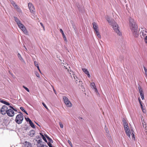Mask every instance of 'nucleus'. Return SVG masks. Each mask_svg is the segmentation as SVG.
<instances>
[{
	"label": "nucleus",
	"instance_id": "nucleus-1",
	"mask_svg": "<svg viewBox=\"0 0 147 147\" xmlns=\"http://www.w3.org/2000/svg\"><path fill=\"white\" fill-rule=\"evenodd\" d=\"M129 25L131 29L133 32V34L135 37H137L138 36V27L134 20L130 18L129 19Z\"/></svg>",
	"mask_w": 147,
	"mask_h": 147
},
{
	"label": "nucleus",
	"instance_id": "nucleus-2",
	"mask_svg": "<svg viewBox=\"0 0 147 147\" xmlns=\"http://www.w3.org/2000/svg\"><path fill=\"white\" fill-rule=\"evenodd\" d=\"M14 19L19 28L26 35H28V32L25 26L22 24L20 21L16 17H14Z\"/></svg>",
	"mask_w": 147,
	"mask_h": 147
},
{
	"label": "nucleus",
	"instance_id": "nucleus-3",
	"mask_svg": "<svg viewBox=\"0 0 147 147\" xmlns=\"http://www.w3.org/2000/svg\"><path fill=\"white\" fill-rule=\"evenodd\" d=\"M123 126L127 136L129 137H130L131 132V136L132 138H135L134 136V133L133 131V130L131 129V132L130 131L128 125H124Z\"/></svg>",
	"mask_w": 147,
	"mask_h": 147
},
{
	"label": "nucleus",
	"instance_id": "nucleus-4",
	"mask_svg": "<svg viewBox=\"0 0 147 147\" xmlns=\"http://www.w3.org/2000/svg\"><path fill=\"white\" fill-rule=\"evenodd\" d=\"M111 25L113 26V28L114 31L118 35L120 36H121V33L119 31L118 29L119 26L117 23L115 22H114Z\"/></svg>",
	"mask_w": 147,
	"mask_h": 147
},
{
	"label": "nucleus",
	"instance_id": "nucleus-5",
	"mask_svg": "<svg viewBox=\"0 0 147 147\" xmlns=\"http://www.w3.org/2000/svg\"><path fill=\"white\" fill-rule=\"evenodd\" d=\"M23 120V117L22 114L21 113L16 116L15 121L17 123L20 124L22 123Z\"/></svg>",
	"mask_w": 147,
	"mask_h": 147
},
{
	"label": "nucleus",
	"instance_id": "nucleus-6",
	"mask_svg": "<svg viewBox=\"0 0 147 147\" xmlns=\"http://www.w3.org/2000/svg\"><path fill=\"white\" fill-rule=\"evenodd\" d=\"M63 99L65 103L67 106L69 107H71L72 104L67 98L65 96H64L63 97Z\"/></svg>",
	"mask_w": 147,
	"mask_h": 147
},
{
	"label": "nucleus",
	"instance_id": "nucleus-7",
	"mask_svg": "<svg viewBox=\"0 0 147 147\" xmlns=\"http://www.w3.org/2000/svg\"><path fill=\"white\" fill-rule=\"evenodd\" d=\"M28 6L30 12L34 14L35 12V9L32 4L31 3H29L28 4Z\"/></svg>",
	"mask_w": 147,
	"mask_h": 147
},
{
	"label": "nucleus",
	"instance_id": "nucleus-8",
	"mask_svg": "<svg viewBox=\"0 0 147 147\" xmlns=\"http://www.w3.org/2000/svg\"><path fill=\"white\" fill-rule=\"evenodd\" d=\"M8 109L7 107L5 105H3L1 108L0 111L1 113L3 115H5L7 113V111Z\"/></svg>",
	"mask_w": 147,
	"mask_h": 147
},
{
	"label": "nucleus",
	"instance_id": "nucleus-9",
	"mask_svg": "<svg viewBox=\"0 0 147 147\" xmlns=\"http://www.w3.org/2000/svg\"><path fill=\"white\" fill-rule=\"evenodd\" d=\"M6 112L7 115L10 117H13L14 115V111L12 109H8Z\"/></svg>",
	"mask_w": 147,
	"mask_h": 147
},
{
	"label": "nucleus",
	"instance_id": "nucleus-10",
	"mask_svg": "<svg viewBox=\"0 0 147 147\" xmlns=\"http://www.w3.org/2000/svg\"><path fill=\"white\" fill-rule=\"evenodd\" d=\"M106 19L108 23L111 25L114 22H115L114 20L113 19H112L110 18L108 16H107L106 17Z\"/></svg>",
	"mask_w": 147,
	"mask_h": 147
},
{
	"label": "nucleus",
	"instance_id": "nucleus-11",
	"mask_svg": "<svg viewBox=\"0 0 147 147\" xmlns=\"http://www.w3.org/2000/svg\"><path fill=\"white\" fill-rule=\"evenodd\" d=\"M21 143L24 145L25 147H32V144L29 142L25 141L24 143L22 142Z\"/></svg>",
	"mask_w": 147,
	"mask_h": 147
},
{
	"label": "nucleus",
	"instance_id": "nucleus-12",
	"mask_svg": "<svg viewBox=\"0 0 147 147\" xmlns=\"http://www.w3.org/2000/svg\"><path fill=\"white\" fill-rule=\"evenodd\" d=\"M93 28L95 31L98 30V26L97 24L94 22L92 23Z\"/></svg>",
	"mask_w": 147,
	"mask_h": 147
},
{
	"label": "nucleus",
	"instance_id": "nucleus-13",
	"mask_svg": "<svg viewBox=\"0 0 147 147\" xmlns=\"http://www.w3.org/2000/svg\"><path fill=\"white\" fill-rule=\"evenodd\" d=\"M35 140L36 142V144L37 147L43 143L41 138L38 140Z\"/></svg>",
	"mask_w": 147,
	"mask_h": 147
},
{
	"label": "nucleus",
	"instance_id": "nucleus-14",
	"mask_svg": "<svg viewBox=\"0 0 147 147\" xmlns=\"http://www.w3.org/2000/svg\"><path fill=\"white\" fill-rule=\"evenodd\" d=\"M82 69L83 71L87 75L88 77L90 78V76L89 73L87 69L85 68H82Z\"/></svg>",
	"mask_w": 147,
	"mask_h": 147
},
{
	"label": "nucleus",
	"instance_id": "nucleus-15",
	"mask_svg": "<svg viewBox=\"0 0 147 147\" xmlns=\"http://www.w3.org/2000/svg\"><path fill=\"white\" fill-rule=\"evenodd\" d=\"M69 74H71V76L72 78L73 77L75 80H76V78L77 79V77L75 74L74 72L72 71L70 69V72L69 73Z\"/></svg>",
	"mask_w": 147,
	"mask_h": 147
},
{
	"label": "nucleus",
	"instance_id": "nucleus-16",
	"mask_svg": "<svg viewBox=\"0 0 147 147\" xmlns=\"http://www.w3.org/2000/svg\"><path fill=\"white\" fill-rule=\"evenodd\" d=\"M0 102L7 105H10V104L9 103L3 100L1 98H0Z\"/></svg>",
	"mask_w": 147,
	"mask_h": 147
},
{
	"label": "nucleus",
	"instance_id": "nucleus-17",
	"mask_svg": "<svg viewBox=\"0 0 147 147\" xmlns=\"http://www.w3.org/2000/svg\"><path fill=\"white\" fill-rule=\"evenodd\" d=\"M35 134V132L34 130H32L29 132V135L31 137H33Z\"/></svg>",
	"mask_w": 147,
	"mask_h": 147
},
{
	"label": "nucleus",
	"instance_id": "nucleus-18",
	"mask_svg": "<svg viewBox=\"0 0 147 147\" xmlns=\"http://www.w3.org/2000/svg\"><path fill=\"white\" fill-rule=\"evenodd\" d=\"M90 86L92 87L95 90V91L96 92L97 91V89L96 88V87L95 86V84L94 82H92L90 84Z\"/></svg>",
	"mask_w": 147,
	"mask_h": 147
},
{
	"label": "nucleus",
	"instance_id": "nucleus-19",
	"mask_svg": "<svg viewBox=\"0 0 147 147\" xmlns=\"http://www.w3.org/2000/svg\"><path fill=\"white\" fill-rule=\"evenodd\" d=\"M96 33L98 38H101V36L99 32L98 31V30L95 31Z\"/></svg>",
	"mask_w": 147,
	"mask_h": 147
},
{
	"label": "nucleus",
	"instance_id": "nucleus-20",
	"mask_svg": "<svg viewBox=\"0 0 147 147\" xmlns=\"http://www.w3.org/2000/svg\"><path fill=\"white\" fill-rule=\"evenodd\" d=\"M43 140L46 142L47 143V144L49 146V147H53V146H52L51 143L50 142H48L47 140H46V138H42Z\"/></svg>",
	"mask_w": 147,
	"mask_h": 147
},
{
	"label": "nucleus",
	"instance_id": "nucleus-21",
	"mask_svg": "<svg viewBox=\"0 0 147 147\" xmlns=\"http://www.w3.org/2000/svg\"><path fill=\"white\" fill-rule=\"evenodd\" d=\"M141 121L142 124L143 125H146V123H145V121L144 120V119H143L142 117V118H141Z\"/></svg>",
	"mask_w": 147,
	"mask_h": 147
},
{
	"label": "nucleus",
	"instance_id": "nucleus-22",
	"mask_svg": "<svg viewBox=\"0 0 147 147\" xmlns=\"http://www.w3.org/2000/svg\"><path fill=\"white\" fill-rule=\"evenodd\" d=\"M138 88L139 89V92L140 94V93H143V90L140 85H139V86H138Z\"/></svg>",
	"mask_w": 147,
	"mask_h": 147
},
{
	"label": "nucleus",
	"instance_id": "nucleus-23",
	"mask_svg": "<svg viewBox=\"0 0 147 147\" xmlns=\"http://www.w3.org/2000/svg\"><path fill=\"white\" fill-rule=\"evenodd\" d=\"M29 124L33 128H35V125L33 123L32 121L29 123Z\"/></svg>",
	"mask_w": 147,
	"mask_h": 147
},
{
	"label": "nucleus",
	"instance_id": "nucleus-24",
	"mask_svg": "<svg viewBox=\"0 0 147 147\" xmlns=\"http://www.w3.org/2000/svg\"><path fill=\"white\" fill-rule=\"evenodd\" d=\"M123 126L128 125L126 120L124 119H123Z\"/></svg>",
	"mask_w": 147,
	"mask_h": 147
},
{
	"label": "nucleus",
	"instance_id": "nucleus-25",
	"mask_svg": "<svg viewBox=\"0 0 147 147\" xmlns=\"http://www.w3.org/2000/svg\"><path fill=\"white\" fill-rule=\"evenodd\" d=\"M11 3L14 7L17 5L15 2L12 0L11 1Z\"/></svg>",
	"mask_w": 147,
	"mask_h": 147
},
{
	"label": "nucleus",
	"instance_id": "nucleus-26",
	"mask_svg": "<svg viewBox=\"0 0 147 147\" xmlns=\"http://www.w3.org/2000/svg\"><path fill=\"white\" fill-rule=\"evenodd\" d=\"M18 56L20 60H23V58H22L21 55H20V53H18Z\"/></svg>",
	"mask_w": 147,
	"mask_h": 147
},
{
	"label": "nucleus",
	"instance_id": "nucleus-27",
	"mask_svg": "<svg viewBox=\"0 0 147 147\" xmlns=\"http://www.w3.org/2000/svg\"><path fill=\"white\" fill-rule=\"evenodd\" d=\"M60 31L61 32L62 34L63 37H64L65 35L62 30L61 29H60Z\"/></svg>",
	"mask_w": 147,
	"mask_h": 147
},
{
	"label": "nucleus",
	"instance_id": "nucleus-28",
	"mask_svg": "<svg viewBox=\"0 0 147 147\" xmlns=\"http://www.w3.org/2000/svg\"><path fill=\"white\" fill-rule=\"evenodd\" d=\"M140 95L142 100H143L144 98V93H140Z\"/></svg>",
	"mask_w": 147,
	"mask_h": 147
},
{
	"label": "nucleus",
	"instance_id": "nucleus-29",
	"mask_svg": "<svg viewBox=\"0 0 147 147\" xmlns=\"http://www.w3.org/2000/svg\"><path fill=\"white\" fill-rule=\"evenodd\" d=\"M144 70L145 73L146 75L147 76V69L145 67H144Z\"/></svg>",
	"mask_w": 147,
	"mask_h": 147
},
{
	"label": "nucleus",
	"instance_id": "nucleus-30",
	"mask_svg": "<svg viewBox=\"0 0 147 147\" xmlns=\"http://www.w3.org/2000/svg\"><path fill=\"white\" fill-rule=\"evenodd\" d=\"M141 32L142 33V35L143 36H145L146 35V34L145 33H144V30H142Z\"/></svg>",
	"mask_w": 147,
	"mask_h": 147
},
{
	"label": "nucleus",
	"instance_id": "nucleus-31",
	"mask_svg": "<svg viewBox=\"0 0 147 147\" xmlns=\"http://www.w3.org/2000/svg\"><path fill=\"white\" fill-rule=\"evenodd\" d=\"M67 66H68V67H65V68L66 69H67L68 72H69H69H70V69H69V68H70V67L69 66H68V65H67Z\"/></svg>",
	"mask_w": 147,
	"mask_h": 147
},
{
	"label": "nucleus",
	"instance_id": "nucleus-32",
	"mask_svg": "<svg viewBox=\"0 0 147 147\" xmlns=\"http://www.w3.org/2000/svg\"><path fill=\"white\" fill-rule=\"evenodd\" d=\"M67 66H68V67H65V68L66 69H67L68 72H69H69H70V69H69V68H70V67L69 66H68V65H67Z\"/></svg>",
	"mask_w": 147,
	"mask_h": 147
},
{
	"label": "nucleus",
	"instance_id": "nucleus-33",
	"mask_svg": "<svg viewBox=\"0 0 147 147\" xmlns=\"http://www.w3.org/2000/svg\"><path fill=\"white\" fill-rule=\"evenodd\" d=\"M49 141L48 142H50L51 143H53V141L51 138H47Z\"/></svg>",
	"mask_w": 147,
	"mask_h": 147
},
{
	"label": "nucleus",
	"instance_id": "nucleus-34",
	"mask_svg": "<svg viewBox=\"0 0 147 147\" xmlns=\"http://www.w3.org/2000/svg\"><path fill=\"white\" fill-rule=\"evenodd\" d=\"M38 147H48V146L47 145H44L43 144V143H42L41 145H40L39 146H38Z\"/></svg>",
	"mask_w": 147,
	"mask_h": 147
},
{
	"label": "nucleus",
	"instance_id": "nucleus-35",
	"mask_svg": "<svg viewBox=\"0 0 147 147\" xmlns=\"http://www.w3.org/2000/svg\"><path fill=\"white\" fill-rule=\"evenodd\" d=\"M59 124L61 128H63V125L61 122H59Z\"/></svg>",
	"mask_w": 147,
	"mask_h": 147
},
{
	"label": "nucleus",
	"instance_id": "nucleus-36",
	"mask_svg": "<svg viewBox=\"0 0 147 147\" xmlns=\"http://www.w3.org/2000/svg\"><path fill=\"white\" fill-rule=\"evenodd\" d=\"M26 119V121H29V123L31 121H31V120L28 117L26 118H25Z\"/></svg>",
	"mask_w": 147,
	"mask_h": 147
},
{
	"label": "nucleus",
	"instance_id": "nucleus-37",
	"mask_svg": "<svg viewBox=\"0 0 147 147\" xmlns=\"http://www.w3.org/2000/svg\"><path fill=\"white\" fill-rule=\"evenodd\" d=\"M44 133H40V136L42 137V138H45V136H44Z\"/></svg>",
	"mask_w": 147,
	"mask_h": 147
},
{
	"label": "nucleus",
	"instance_id": "nucleus-38",
	"mask_svg": "<svg viewBox=\"0 0 147 147\" xmlns=\"http://www.w3.org/2000/svg\"><path fill=\"white\" fill-rule=\"evenodd\" d=\"M23 87L27 91H28V92H29V90L26 87L24 86H23Z\"/></svg>",
	"mask_w": 147,
	"mask_h": 147
},
{
	"label": "nucleus",
	"instance_id": "nucleus-39",
	"mask_svg": "<svg viewBox=\"0 0 147 147\" xmlns=\"http://www.w3.org/2000/svg\"><path fill=\"white\" fill-rule=\"evenodd\" d=\"M35 74L37 77L38 78L40 77V75H39V74L37 72H35Z\"/></svg>",
	"mask_w": 147,
	"mask_h": 147
},
{
	"label": "nucleus",
	"instance_id": "nucleus-40",
	"mask_svg": "<svg viewBox=\"0 0 147 147\" xmlns=\"http://www.w3.org/2000/svg\"><path fill=\"white\" fill-rule=\"evenodd\" d=\"M20 109L23 112H25L26 111L24 109L23 107H20Z\"/></svg>",
	"mask_w": 147,
	"mask_h": 147
},
{
	"label": "nucleus",
	"instance_id": "nucleus-41",
	"mask_svg": "<svg viewBox=\"0 0 147 147\" xmlns=\"http://www.w3.org/2000/svg\"><path fill=\"white\" fill-rule=\"evenodd\" d=\"M144 41L147 44V36H146L144 38Z\"/></svg>",
	"mask_w": 147,
	"mask_h": 147
},
{
	"label": "nucleus",
	"instance_id": "nucleus-42",
	"mask_svg": "<svg viewBox=\"0 0 147 147\" xmlns=\"http://www.w3.org/2000/svg\"><path fill=\"white\" fill-rule=\"evenodd\" d=\"M76 80V83H77L78 82H80L79 79H78V78L77 79L76 78V80Z\"/></svg>",
	"mask_w": 147,
	"mask_h": 147
},
{
	"label": "nucleus",
	"instance_id": "nucleus-43",
	"mask_svg": "<svg viewBox=\"0 0 147 147\" xmlns=\"http://www.w3.org/2000/svg\"><path fill=\"white\" fill-rule=\"evenodd\" d=\"M34 64L37 67L38 66V64L37 62L36 61H34Z\"/></svg>",
	"mask_w": 147,
	"mask_h": 147
},
{
	"label": "nucleus",
	"instance_id": "nucleus-44",
	"mask_svg": "<svg viewBox=\"0 0 147 147\" xmlns=\"http://www.w3.org/2000/svg\"><path fill=\"white\" fill-rule=\"evenodd\" d=\"M9 107L11 108V109H12V110H13V111H17V110L15 109H14L12 106H9Z\"/></svg>",
	"mask_w": 147,
	"mask_h": 147
},
{
	"label": "nucleus",
	"instance_id": "nucleus-45",
	"mask_svg": "<svg viewBox=\"0 0 147 147\" xmlns=\"http://www.w3.org/2000/svg\"><path fill=\"white\" fill-rule=\"evenodd\" d=\"M42 103L43 106L45 107L46 109H48V108L47 106L46 105L44 102H42Z\"/></svg>",
	"mask_w": 147,
	"mask_h": 147
},
{
	"label": "nucleus",
	"instance_id": "nucleus-46",
	"mask_svg": "<svg viewBox=\"0 0 147 147\" xmlns=\"http://www.w3.org/2000/svg\"><path fill=\"white\" fill-rule=\"evenodd\" d=\"M142 109L143 111V112L144 113H146V109L145 108H143Z\"/></svg>",
	"mask_w": 147,
	"mask_h": 147
},
{
	"label": "nucleus",
	"instance_id": "nucleus-47",
	"mask_svg": "<svg viewBox=\"0 0 147 147\" xmlns=\"http://www.w3.org/2000/svg\"><path fill=\"white\" fill-rule=\"evenodd\" d=\"M68 142L69 144L71 146V147H73L72 144L71 142L70 141V140H68Z\"/></svg>",
	"mask_w": 147,
	"mask_h": 147
},
{
	"label": "nucleus",
	"instance_id": "nucleus-48",
	"mask_svg": "<svg viewBox=\"0 0 147 147\" xmlns=\"http://www.w3.org/2000/svg\"><path fill=\"white\" fill-rule=\"evenodd\" d=\"M14 7L16 10H17L18 9H19V8H20L17 5H15V7Z\"/></svg>",
	"mask_w": 147,
	"mask_h": 147
},
{
	"label": "nucleus",
	"instance_id": "nucleus-49",
	"mask_svg": "<svg viewBox=\"0 0 147 147\" xmlns=\"http://www.w3.org/2000/svg\"><path fill=\"white\" fill-rule=\"evenodd\" d=\"M51 87H52V88H53V90L54 91V93L56 94V91H55V90L54 88L53 87V86L51 85Z\"/></svg>",
	"mask_w": 147,
	"mask_h": 147
},
{
	"label": "nucleus",
	"instance_id": "nucleus-50",
	"mask_svg": "<svg viewBox=\"0 0 147 147\" xmlns=\"http://www.w3.org/2000/svg\"><path fill=\"white\" fill-rule=\"evenodd\" d=\"M40 24L41 26H42V27H43L44 30H45V27H44L43 24H42V23L41 22V23H40Z\"/></svg>",
	"mask_w": 147,
	"mask_h": 147
},
{
	"label": "nucleus",
	"instance_id": "nucleus-51",
	"mask_svg": "<svg viewBox=\"0 0 147 147\" xmlns=\"http://www.w3.org/2000/svg\"><path fill=\"white\" fill-rule=\"evenodd\" d=\"M17 10L19 12H21L22 11L20 8H19V9H17Z\"/></svg>",
	"mask_w": 147,
	"mask_h": 147
},
{
	"label": "nucleus",
	"instance_id": "nucleus-52",
	"mask_svg": "<svg viewBox=\"0 0 147 147\" xmlns=\"http://www.w3.org/2000/svg\"><path fill=\"white\" fill-rule=\"evenodd\" d=\"M44 136H45H45L46 137V138H50L47 135V134H44Z\"/></svg>",
	"mask_w": 147,
	"mask_h": 147
},
{
	"label": "nucleus",
	"instance_id": "nucleus-53",
	"mask_svg": "<svg viewBox=\"0 0 147 147\" xmlns=\"http://www.w3.org/2000/svg\"><path fill=\"white\" fill-rule=\"evenodd\" d=\"M144 31V32L146 34L147 33V30L146 29H145V30Z\"/></svg>",
	"mask_w": 147,
	"mask_h": 147
},
{
	"label": "nucleus",
	"instance_id": "nucleus-54",
	"mask_svg": "<svg viewBox=\"0 0 147 147\" xmlns=\"http://www.w3.org/2000/svg\"><path fill=\"white\" fill-rule=\"evenodd\" d=\"M63 37L65 40H66V41L67 40V39L65 37V36L64 37Z\"/></svg>",
	"mask_w": 147,
	"mask_h": 147
},
{
	"label": "nucleus",
	"instance_id": "nucleus-55",
	"mask_svg": "<svg viewBox=\"0 0 147 147\" xmlns=\"http://www.w3.org/2000/svg\"><path fill=\"white\" fill-rule=\"evenodd\" d=\"M139 100L140 105H141V104H142L141 103V101L140 99H139Z\"/></svg>",
	"mask_w": 147,
	"mask_h": 147
},
{
	"label": "nucleus",
	"instance_id": "nucleus-56",
	"mask_svg": "<svg viewBox=\"0 0 147 147\" xmlns=\"http://www.w3.org/2000/svg\"><path fill=\"white\" fill-rule=\"evenodd\" d=\"M9 73L10 74H11L12 76H13V74L11 73L10 71H9Z\"/></svg>",
	"mask_w": 147,
	"mask_h": 147
},
{
	"label": "nucleus",
	"instance_id": "nucleus-57",
	"mask_svg": "<svg viewBox=\"0 0 147 147\" xmlns=\"http://www.w3.org/2000/svg\"><path fill=\"white\" fill-rule=\"evenodd\" d=\"M140 106H141V109H142V108H143V106H142V104H141V105H140Z\"/></svg>",
	"mask_w": 147,
	"mask_h": 147
},
{
	"label": "nucleus",
	"instance_id": "nucleus-58",
	"mask_svg": "<svg viewBox=\"0 0 147 147\" xmlns=\"http://www.w3.org/2000/svg\"><path fill=\"white\" fill-rule=\"evenodd\" d=\"M36 67H37L38 69H40L38 66H37Z\"/></svg>",
	"mask_w": 147,
	"mask_h": 147
},
{
	"label": "nucleus",
	"instance_id": "nucleus-59",
	"mask_svg": "<svg viewBox=\"0 0 147 147\" xmlns=\"http://www.w3.org/2000/svg\"><path fill=\"white\" fill-rule=\"evenodd\" d=\"M25 49L26 51H27V48L26 47H25Z\"/></svg>",
	"mask_w": 147,
	"mask_h": 147
},
{
	"label": "nucleus",
	"instance_id": "nucleus-60",
	"mask_svg": "<svg viewBox=\"0 0 147 147\" xmlns=\"http://www.w3.org/2000/svg\"><path fill=\"white\" fill-rule=\"evenodd\" d=\"M38 70L39 71V72H40V73H41V71H40V69H38Z\"/></svg>",
	"mask_w": 147,
	"mask_h": 147
},
{
	"label": "nucleus",
	"instance_id": "nucleus-61",
	"mask_svg": "<svg viewBox=\"0 0 147 147\" xmlns=\"http://www.w3.org/2000/svg\"><path fill=\"white\" fill-rule=\"evenodd\" d=\"M38 70L39 71V72H40V73H41V71H40V69H38Z\"/></svg>",
	"mask_w": 147,
	"mask_h": 147
},
{
	"label": "nucleus",
	"instance_id": "nucleus-62",
	"mask_svg": "<svg viewBox=\"0 0 147 147\" xmlns=\"http://www.w3.org/2000/svg\"><path fill=\"white\" fill-rule=\"evenodd\" d=\"M27 115H28V113H27V112L26 111L25 112Z\"/></svg>",
	"mask_w": 147,
	"mask_h": 147
},
{
	"label": "nucleus",
	"instance_id": "nucleus-63",
	"mask_svg": "<svg viewBox=\"0 0 147 147\" xmlns=\"http://www.w3.org/2000/svg\"><path fill=\"white\" fill-rule=\"evenodd\" d=\"M36 123L37 125H38L39 126V125L36 123Z\"/></svg>",
	"mask_w": 147,
	"mask_h": 147
},
{
	"label": "nucleus",
	"instance_id": "nucleus-64",
	"mask_svg": "<svg viewBox=\"0 0 147 147\" xmlns=\"http://www.w3.org/2000/svg\"><path fill=\"white\" fill-rule=\"evenodd\" d=\"M24 48H25V47H25V46H24Z\"/></svg>",
	"mask_w": 147,
	"mask_h": 147
}]
</instances>
